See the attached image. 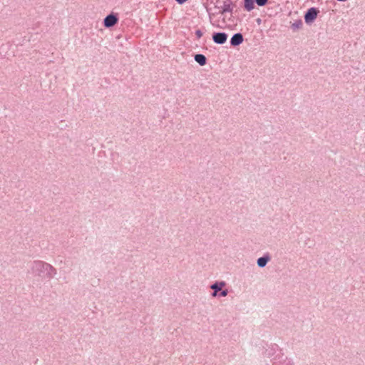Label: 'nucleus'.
Returning <instances> with one entry per match:
<instances>
[{
    "mask_svg": "<svg viewBox=\"0 0 365 365\" xmlns=\"http://www.w3.org/2000/svg\"><path fill=\"white\" fill-rule=\"evenodd\" d=\"M289 359L284 358V354L282 352L277 353L272 359V365H285Z\"/></svg>",
    "mask_w": 365,
    "mask_h": 365,
    "instance_id": "0eeeda50",
    "label": "nucleus"
},
{
    "mask_svg": "<svg viewBox=\"0 0 365 365\" xmlns=\"http://www.w3.org/2000/svg\"><path fill=\"white\" fill-rule=\"evenodd\" d=\"M225 285L226 283L224 281H216L211 284L210 288L212 289V296L216 297Z\"/></svg>",
    "mask_w": 365,
    "mask_h": 365,
    "instance_id": "6e6552de",
    "label": "nucleus"
},
{
    "mask_svg": "<svg viewBox=\"0 0 365 365\" xmlns=\"http://www.w3.org/2000/svg\"><path fill=\"white\" fill-rule=\"evenodd\" d=\"M271 257L269 253H265L263 256L257 259V264L259 268L266 267L267 263L270 261Z\"/></svg>",
    "mask_w": 365,
    "mask_h": 365,
    "instance_id": "9d476101",
    "label": "nucleus"
},
{
    "mask_svg": "<svg viewBox=\"0 0 365 365\" xmlns=\"http://www.w3.org/2000/svg\"><path fill=\"white\" fill-rule=\"evenodd\" d=\"M256 0H243V6L247 11H251L255 9V3Z\"/></svg>",
    "mask_w": 365,
    "mask_h": 365,
    "instance_id": "f8f14e48",
    "label": "nucleus"
},
{
    "mask_svg": "<svg viewBox=\"0 0 365 365\" xmlns=\"http://www.w3.org/2000/svg\"><path fill=\"white\" fill-rule=\"evenodd\" d=\"M187 0H175V1L179 4H183L185 3Z\"/></svg>",
    "mask_w": 365,
    "mask_h": 365,
    "instance_id": "f3484780",
    "label": "nucleus"
},
{
    "mask_svg": "<svg viewBox=\"0 0 365 365\" xmlns=\"http://www.w3.org/2000/svg\"><path fill=\"white\" fill-rule=\"evenodd\" d=\"M282 352V349L279 348V346L277 344H271L267 346V348L265 349L264 351L263 352V354L267 357H273L277 352Z\"/></svg>",
    "mask_w": 365,
    "mask_h": 365,
    "instance_id": "39448f33",
    "label": "nucleus"
},
{
    "mask_svg": "<svg viewBox=\"0 0 365 365\" xmlns=\"http://www.w3.org/2000/svg\"><path fill=\"white\" fill-rule=\"evenodd\" d=\"M34 275L51 279L56 274V269L50 264L41 260L33 262L31 267Z\"/></svg>",
    "mask_w": 365,
    "mask_h": 365,
    "instance_id": "f257e3e1",
    "label": "nucleus"
},
{
    "mask_svg": "<svg viewBox=\"0 0 365 365\" xmlns=\"http://www.w3.org/2000/svg\"><path fill=\"white\" fill-rule=\"evenodd\" d=\"M194 60L201 66L206 65L207 58L202 53H197L194 56Z\"/></svg>",
    "mask_w": 365,
    "mask_h": 365,
    "instance_id": "9b49d317",
    "label": "nucleus"
},
{
    "mask_svg": "<svg viewBox=\"0 0 365 365\" xmlns=\"http://www.w3.org/2000/svg\"><path fill=\"white\" fill-rule=\"evenodd\" d=\"M118 14L111 12L104 18L103 26L107 29L111 28L118 22Z\"/></svg>",
    "mask_w": 365,
    "mask_h": 365,
    "instance_id": "7ed1b4c3",
    "label": "nucleus"
},
{
    "mask_svg": "<svg viewBox=\"0 0 365 365\" xmlns=\"http://www.w3.org/2000/svg\"><path fill=\"white\" fill-rule=\"evenodd\" d=\"M255 2L257 4V6H264L267 4L268 0H256Z\"/></svg>",
    "mask_w": 365,
    "mask_h": 365,
    "instance_id": "4468645a",
    "label": "nucleus"
},
{
    "mask_svg": "<svg viewBox=\"0 0 365 365\" xmlns=\"http://www.w3.org/2000/svg\"><path fill=\"white\" fill-rule=\"evenodd\" d=\"M195 34L197 39L200 38L203 35V33L200 29L196 30Z\"/></svg>",
    "mask_w": 365,
    "mask_h": 365,
    "instance_id": "dca6fc26",
    "label": "nucleus"
},
{
    "mask_svg": "<svg viewBox=\"0 0 365 365\" xmlns=\"http://www.w3.org/2000/svg\"><path fill=\"white\" fill-rule=\"evenodd\" d=\"M302 26V21L301 19H297L292 23L291 28L295 31L300 29Z\"/></svg>",
    "mask_w": 365,
    "mask_h": 365,
    "instance_id": "ddd939ff",
    "label": "nucleus"
},
{
    "mask_svg": "<svg viewBox=\"0 0 365 365\" xmlns=\"http://www.w3.org/2000/svg\"><path fill=\"white\" fill-rule=\"evenodd\" d=\"M221 9L220 13L223 14L225 13H232L233 11V3L232 0H225L222 6L220 7Z\"/></svg>",
    "mask_w": 365,
    "mask_h": 365,
    "instance_id": "1a4fd4ad",
    "label": "nucleus"
},
{
    "mask_svg": "<svg viewBox=\"0 0 365 365\" xmlns=\"http://www.w3.org/2000/svg\"><path fill=\"white\" fill-rule=\"evenodd\" d=\"M319 10L317 7H311L304 14V21L307 24H312L317 19Z\"/></svg>",
    "mask_w": 365,
    "mask_h": 365,
    "instance_id": "f03ea898",
    "label": "nucleus"
},
{
    "mask_svg": "<svg viewBox=\"0 0 365 365\" xmlns=\"http://www.w3.org/2000/svg\"><path fill=\"white\" fill-rule=\"evenodd\" d=\"M228 294V290L227 289H222L217 296L220 297H226Z\"/></svg>",
    "mask_w": 365,
    "mask_h": 365,
    "instance_id": "2eb2a0df",
    "label": "nucleus"
},
{
    "mask_svg": "<svg viewBox=\"0 0 365 365\" xmlns=\"http://www.w3.org/2000/svg\"><path fill=\"white\" fill-rule=\"evenodd\" d=\"M227 34L223 31L214 32L212 35V39L214 43L219 45L224 44L227 41Z\"/></svg>",
    "mask_w": 365,
    "mask_h": 365,
    "instance_id": "20e7f679",
    "label": "nucleus"
},
{
    "mask_svg": "<svg viewBox=\"0 0 365 365\" xmlns=\"http://www.w3.org/2000/svg\"><path fill=\"white\" fill-rule=\"evenodd\" d=\"M244 41L243 35L240 32L235 33L230 38V43L231 46L236 47L242 43Z\"/></svg>",
    "mask_w": 365,
    "mask_h": 365,
    "instance_id": "423d86ee",
    "label": "nucleus"
},
{
    "mask_svg": "<svg viewBox=\"0 0 365 365\" xmlns=\"http://www.w3.org/2000/svg\"><path fill=\"white\" fill-rule=\"evenodd\" d=\"M285 365H294L292 360H288Z\"/></svg>",
    "mask_w": 365,
    "mask_h": 365,
    "instance_id": "a211bd4d",
    "label": "nucleus"
}]
</instances>
